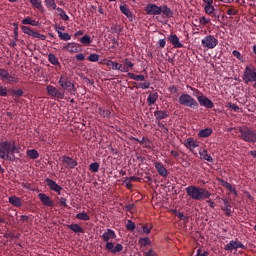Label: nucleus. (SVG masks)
Returning <instances> with one entry per match:
<instances>
[{
    "mask_svg": "<svg viewBox=\"0 0 256 256\" xmlns=\"http://www.w3.org/2000/svg\"><path fill=\"white\" fill-rule=\"evenodd\" d=\"M168 40L170 41V43H172L175 49H181L183 47V43H180L177 34H171L170 36H168Z\"/></svg>",
    "mask_w": 256,
    "mask_h": 256,
    "instance_id": "17",
    "label": "nucleus"
},
{
    "mask_svg": "<svg viewBox=\"0 0 256 256\" xmlns=\"http://www.w3.org/2000/svg\"><path fill=\"white\" fill-rule=\"evenodd\" d=\"M31 37H34L35 39H41L42 41H45V39H46L45 35L35 32V31L32 32Z\"/></svg>",
    "mask_w": 256,
    "mask_h": 256,
    "instance_id": "50",
    "label": "nucleus"
},
{
    "mask_svg": "<svg viewBox=\"0 0 256 256\" xmlns=\"http://www.w3.org/2000/svg\"><path fill=\"white\" fill-rule=\"evenodd\" d=\"M199 23H200V25L205 27V25H208V23H211V18L202 16V17L199 18Z\"/></svg>",
    "mask_w": 256,
    "mask_h": 256,
    "instance_id": "43",
    "label": "nucleus"
},
{
    "mask_svg": "<svg viewBox=\"0 0 256 256\" xmlns=\"http://www.w3.org/2000/svg\"><path fill=\"white\" fill-rule=\"evenodd\" d=\"M196 256H209V253L207 251L202 252L201 249H198Z\"/></svg>",
    "mask_w": 256,
    "mask_h": 256,
    "instance_id": "63",
    "label": "nucleus"
},
{
    "mask_svg": "<svg viewBox=\"0 0 256 256\" xmlns=\"http://www.w3.org/2000/svg\"><path fill=\"white\" fill-rule=\"evenodd\" d=\"M200 159L203 161H208V163H213V157L209 155L206 149L199 151Z\"/></svg>",
    "mask_w": 256,
    "mask_h": 256,
    "instance_id": "25",
    "label": "nucleus"
},
{
    "mask_svg": "<svg viewBox=\"0 0 256 256\" xmlns=\"http://www.w3.org/2000/svg\"><path fill=\"white\" fill-rule=\"evenodd\" d=\"M99 115H102V117H110L111 111L105 108H99Z\"/></svg>",
    "mask_w": 256,
    "mask_h": 256,
    "instance_id": "46",
    "label": "nucleus"
},
{
    "mask_svg": "<svg viewBox=\"0 0 256 256\" xmlns=\"http://www.w3.org/2000/svg\"><path fill=\"white\" fill-rule=\"evenodd\" d=\"M58 37L62 41H71V35L69 33L59 32Z\"/></svg>",
    "mask_w": 256,
    "mask_h": 256,
    "instance_id": "40",
    "label": "nucleus"
},
{
    "mask_svg": "<svg viewBox=\"0 0 256 256\" xmlns=\"http://www.w3.org/2000/svg\"><path fill=\"white\" fill-rule=\"evenodd\" d=\"M102 65H107L108 69H112V71H126L123 68V64L115 62L113 60L104 59Z\"/></svg>",
    "mask_w": 256,
    "mask_h": 256,
    "instance_id": "9",
    "label": "nucleus"
},
{
    "mask_svg": "<svg viewBox=\"0 0 256 256\" xmlns=\"http://www.w3.org/2000/svg\"><path fill=\"white\" fill-rule=\"evenodd\" d=\"M128 77H130V79H133L134 81H145V76L144 75H135L131 72H128Z\"/></svg>",
    "mask_w": 256,
    "mask_h": 256,
    "instance_id": "38",
    "label": "nucleus"
},
{
    "mask_svg": "<svg viewBox=\"0 0 256 256\" xmlns=\"http://www.w3.org/2000/svg\"><path fill=\"white\" fill-rule=\"evenodd\" d=\"M90 171H92V173H97L99 171V163L97 162H93L90 164L89 166Z\"/></svg>",
    "mask_w": 256,
    "mask_h": 256,
    "instance_id": "47",
    "label": "nucleus"
},
{
    "mask_svg": "<svg viewBox=\"0 0 256 256\" xmlns=\"http://www.w3.org/2000/svg\"><path fill=\"white\" fill-rule=\"evenodd\" d=\"M241 139L246 143H256V131L247 127L241 126L238 128Z\"/></svg>",
    "mask_w": 256,
    "mask_h": 256,
    "instance_id": "4",
    "label": "nucleus"
},
{
    "mask_svg": "<svg viewBox=\"0 0 256 256\" xmlns=\"http://www.w3.org/2000/svg\"><path fill=\"white\" fill-rule=\"evenodd\" d=\"M45 183L47 187H49L50 191H54L58 195H61V191H63V187L59 186L55 180H52L50 178L45 179Z\"/></svg>",
    "mask_w": 256,
    "mask_h": 256,
    "instance_id": "10",
    "label": "nucleus"
},
{
    "mask_svg": "<svg viewBox=\"0 0 256 256\" xmlns=\"http://www.w3.org/2000/svg\"><path fill=\"white\" fill-rule=\"evenodd\" d=\"M188 89H190L191 91H193V95L194 97H201V92L191 86H187Z\"/></svg>",
    "mask_w": 256,
    "mask_h": 256,
    "instance_id": "55",
    "label": "nucleus"
},
{
    "mask_svg": "<svg viewBox=\"0 0 256 256\" xmlns=\"http://www.w3.org/2000/svg\"><path fill=\"white\" fill-rule=\"evenodd\" d=\"M48 61H49V63H51L52 65H59V59H57V57L54 56V54H49V55H48Z\"/></svg>",
    "mask_w": 256,
    "mask_h": 256,
    "instance_id": "41",
    "label": "nucleus"
},
{
    "mask_svg": "<svg viewBox=\"0 0 256 256\" xmlns=\"http://www.w3.org/2000/svg\"><path fill=\"white\" fill-rule=\"evenodd\" d=\"M120 251H123V245L117 244V245L114 247V250H112V253H120Z\"/></svg>",
    "mask_w": 256,
    "mask_h": 256,
    "instance_id": "57",
    "label": "nucleus"
},
{
    "mask_svg": "<svg viewBox=\"0 0 256 256\" xmlns=\"http://www.w3.org/2000/svg\"><path fill=\"white\" fill-rule=\"evenodd\" d=\"M9 203H11V205H13V207H21V205H22L21 198H19L17 196L9 197Z\"/></svg>",
    "mask_w": 256,
    "mask_h": 256,
    "instance_id": "34",
    "label": "nucleus"
},
{
    "mask_svg": "<svg viewBox=\"0 0 256 256\" xmlns=\"http://www.w3.org/2000/svg\"><path fill=\"white\" fill-rule=\"evenodd\" d=\"M38 197H39L41 203H43V205H45L46 207H53V200L51 198H49V196H47V194L40 193V194H38Z\"/></svg>",
    "mask_w": 256,
    "mask_h": 256,
    "instance_id": "18",
    "label": "nucleus"
},
{
    "mask_svg": "<svg viewBox=\"0 0 256 256\" xmlns=\"http://www.w3.org/2000/svg\"><path fill=\"white\" fill-rule=\"evenodd\" d=\"M201 45L204 49H215V47L219 45V39L214 35L209 34L201 40Z\"/></svg>",
    "mask_w": 256,
    "mask_h": 256,
    "instance_id": "6",
    "label": "nucleus"
},
{
    "mask_svg": "<svg viewBox=\"0 0 256 256\" xmlns=\"http://www.w3.org/2000/svg\"><path fill=\"white\" fill-rule=\"evenodd\" d=\"M101 239L104 242H109L111 239H117V234L113 231V229H106L101 235Z\"/></svg>",
    "mask_w": 256,
    "mask_h": 256,
    "instance_id": "15",
    "label": "nucleus"
},
{
    "mask_svg": "<svg viewBox=\"0 0 256 256\" xmlns=\"http://www.w3.org/2000/svg\"><path fill=\"white\" fill-rule=\"evenodd\" d=\"M126 228L128 231H135V223H133L131 220H128Z\"/></svg>",
    "mask_w": 256,
    "mask_h": 256,
    "instance_id": "52",
    "label": "nucleus"
},
{
    "mask_svg": "<svg viewBox=\"0 0 256 256\" xmlns=\"http://www.w3.org/2000/svg\"><path fill=\"white\" fill-rule=\"evenodd\" d=\"M242 81L246 84L254 83V87H256V67L254 65L250 64L245 67Z\"/></svg>",
    "mask_w": 256,
    "mask_h": 256,
    "instance_id": "3",
    "label": "nucleus"
},
{
    "mask_svg": "<svg viewBox=\"0 0 256 256\" xmlns=\"http://www.w3.org/2000/svg\"><path fill=\"white\" fill-rule=\"evenodd\" d=\"M22 31L25 33V35H29L30 37L33 35V29H31L29 26H22Z\"/></svg>",
    "mask_w": 256,
    "mask_h": 256,
    "instance_id": "49",
    "label": "nucleus"
},
{
    "mask_svg": "<svg viewBox=\"0 0 256 256\" xmlns=\"http://www.w3.org/2000/svg\"><path fill=\"white\" fill-rule=\"evenodd\" d=\"M123 183L127 187V189H133V184L131 183L128 177L124 178Z\"/></svg>",
    "mask_w": 256,
    "mask_h": 256,
    "instance_id": "53",
    "label": "nucleus"
},
{
    "mask_svg": "<svg viewBox=\"0 0 256 256\" xmlns=\"http://www.w3.org/2000/svg\"><path fill=\"white\" fill-rule=\"evenodd\" d=\"M158 99H159V94L157 92L150 93L147 98V103L149 105H155V103H157Z\"/></svg>",
    "mask_w": 256,
    "mask_h": 256,
    "instance_id": "30",
    "label": "nucleus"
},
{
    "mask_svg": "<svg viewBox=\"0 0 256 256\" xmlns=\"http://www.w3.org/2000/svg\"><path fill=\"white\" fill-rule=\"evenodd\" d=\"M135 67V64L129 60V58L124 59V64H122V69H125V71H120L121 73H129V69H133Z\"/></svg>",
    "mask_w": 256,
    "mask_h": 256,
    "instance_id": "23",
    "label": "nucleus"
},
{
    "mask_svg": "<svg viewBox=\"0 0 256 256\" xmlns=\"http://www.w3.org/2000/svg\"><path fill=\"white\" fill-rule=\"evenodd\" d=\"M185 191L188 197L195 201H204V199H209V197H211V192H209V190L197 186H188L185 188Z\"/></svg>",
    "mask_w": 256,
    "mask_h": 256,
    "instance_id": "2",
    "label": "nucleus"
},
{
    "mask_svg": "<svg viewBox=\"0 0 256 256\" xmlns=\"http://www.w3.org/2000/svg\"><path fill=\"white\" fill-rule=\"evenodd\" d=\"M163 13L165 17H173V12H171V8L167 5L160 6V15Z\"/></svg>",
    "mask_w": 256,
    "mask_h": 256,
    "instance_id": "32",
    "label": "nucleus"
},
{
    "mask_svg": "<svg viewBox=\"0 0 256 256\" xmlns=\"http://www.w3.org/2000/svg\"><path fill=\"white\" fill-rule=\"evenodd\" d=\"M29 1L32 7H35V9H41V7H43L41 0H29Z\"/></svg>",
    "mask_w": 256,
    "mask_h": 256,
    "instance_id": "42",
    "label": "nucleus"
},
{
    "mask_svg": "<svg viewBox=\"0 0 256 256\" xmlns=\"http://www.w3.org/2000/svg\"><path fill=\"white\" fill-rule=\"evenodd\" d=\"M232 55H234V57H237L239 61L243 60V55H241V52L237 50L232 51Z\"/></svg>",
    "mask_w": 256,
    "mask_h": 256,
    "instance_id": "58",
    "label": "nucleus"
},
{
    "mask_svg": "<svg viewBox=\"0 0 256 256\" xmlns=\"http://www.w3.org/2000/svg\"><path fill=\"white\" fill-rule=\"evenodd\" d=\"M203 7L206 15H210L211 17H214V19H219L220 15L217 13L213 4L203 5Z\"/></svg>",
    "mask_w": 256,
    "mask_h": 256,
    "instance_id": "16",
    "label": "nucleus"
},
{
    "mask_svg": "<svg viewBox=\"0 0 256 256\" xmlns=\"http://www.w3.org/2000/svg\"><path fill=\"white\" fill-rule=\"evenodd\" d=\"M139 243L142 247H147V245H151V240L148 237L140 238Z\"/></svg>",
    "mask_w": 256,
    "mask_h": 256,
    "instance_id": "45",
    "label": "nucleus"
},
{
    "mask_svg": "<svg viewBox=\"0 0 256 256\" xmlns=\"http://www.w3.org/2000/svg\"><path fill=\"white\" fill-rule=\"evenodd\" d=\"M145 12L147 15H161V6L157 4H147L145 7Z\"/></svg>",
    "mask_w": 256,
    "mask_h": 256,
    "instance_id": "12",
    "label": "nucleus"
},
{
    "mask_svg": "<svg viewBox=\"0 0 256 256\" xmlns=\"http://www.w3.org/2000/svg\"><path fill=\"white\" fill-rule=\"evenodd\" d=\"M224 249L225 251H237V249H245V245L239 241L231 240Z\"/></svg>",
    "mask_w": 256,
    "mask_h": 256,
    "instance_id": "11",
    "label": "nucleus"
},
{
    "mask_svg": "<svg viewBox=\"0 0 256 256\" xmlns=\"http://www.w3.org/2000/svg\"><path fill=\"white\" fill-rule=\"evenodd\" d=\"M58 83L63 91H69V93H75L77 91L75 84L69 78L65 77V75L60 76Z\"/></svg>",
    "mask_w": 256,
    "mask_h": 256,
    "instance_id": "7",
    "label": "nucleus"
},
{
    "mask_svg": "<svg viewBox=\"0 0 256 256\" xmlns=\"http://www.w3.org/2000/svg\"><path fill=\"white\" fill-rule=\"evenodd\" d=\"M213 134V129L211 128H205L199 131L198 136L202 139H205L207 137H210V135Z\"/></svg>",
    "mask_w": 256,
    "mask_h": 256,
    "instance_id": "29",
    "label": "nucleus"
},
{
    "mask_svg": "<svg viewBox=\"0 0 256 256\" xmlns=\"http://www.w3.org/2000/svg\"><path fill=\"white\" fill-rule=\"evenodd\" d=\"M22 25H32V27H37L39 25V21L31 19V17H26L22 20Z\"/></svg>",
    "mask_w": 256,
    "mask_h": 256,
    "instance_id": "33",
    "label": "nucleus"
},
{
    "mask_svg": "<svg viewBox=\"0 0 256 256\" xmlns=\"http://www.w3.org/2000/svg\"><path fill=\"white\" fill-rule=\"evenodd\" d=\"M220 183L223 187H225L226 189H228V191H230L231 193H233V195H235V197H237V190L235 189V187H233V185H231V183L225 181V180H220Z\"/></svg>",
    "mask_w": 256,
    "mask_h": 256,
    "instance_id": "26",
    "label": "nucleus"
},
{
    "mask_svg": "<svg viewBox=\"0 0 256 256\" xmlns=\"http://www.w3.org/2000/svg\"><path fill=\"white\" fill-rule=\"evenodd\" d=\"M222 201L224 203V207H222V210L227 217L231 216V203H229L228 199H222Z\"/></svg>",
    "mask_w": 256,
    "mask_h": 256,
    "instance_id": "27",
    "label": "nucleus"
},
{
    "mask_svg": "<svg viewBox=\"0 0 256 256\" xmlns=\"http://www.w3.org/2000/svg\"><path fill=\"white\" fill-rule=\"evenodd\" d=\"M0 97H7V88L0 86Z\"/></svg>",
    "mask_w": 256,
    "mask_h": 256,
    "instance_id": "59",
    "label": "nucleus"
},
{
    "mask_svg": "<svg viewBox=\"0 0 256 256\" xmlns=\"http://www.w3.org/2000/svg\"><path fill=\"white\" fill-rule=\"evenodd\" d=\"M63 163H66L67 167H69V169H75V167H77V161H75V159L69 157V156H63L62 159Z\"/></svg>",
    "mask_w": 256,
    "mask_h": 256,
    "instance_id": "19",
    "label": "nucleus"
},
{
    "mask_svg": "<svg viewBox=\"0 0 256 256\" xmlns=\"http://www.w3.org/2000/svg\"><path fill=\"white\" fill-rule=\"evenodd\" d=\"M20 151L21 146H19V144H17L13 140L0 142V159L9 161L11 159V155H15V153H20Z\"/></svg>",
    "mask_w": 256,
    "mask_h": 256,
    "instance_id": "1",
    "label": "nucleus"
},
{
    "mask_svg": "<svg viewBox=\"0 0 256 256\" xmlns=\"http://www.w3.org/2000/svg\"><path fill=\"white\" fill-rule=\"evenodd\" d=\"M105 249L107 250V251H110L111 253H113V250H114V245H113V243L112 242H106V245H105Z\"/></svg>",
    "mask_w": 256,
    "mask_h": 256,
    "instance_id": "56",
    "label": "nucleus"
},
{
    "mask_svg": "<svg viewBox=\"0 0 256 256\" xmlns=\"http://www.w3.org/2000/svg\"><path fill=\"white\" fill-rule=\"evenodd\" d=\"M63 49H66L70 53H79V47L75 43H68Z\"/></svg>",
    "mask_w": 256,
    "mask_h": 256,
    "instance_id": "31",
    "label": "nucleus"
},
{
    "mask_svg": "<svg viewBox=\"0 0 256 256\" xmlns=\"http://www.w3.org/2000/svg\"><path fill=\"white\" fill-rule=\"evenodd\" d=\"M179 103H180V105H183L184 107H190V109H195V108L199 107V103H197V100H195V98H193L189 94H182L179 97Z\"/></svg>",
    "mask_w": 256,
    "mask_h": 256,
    "instance_id": "5",
    "label": "nucleus"
},
{
    "mask_svg": "<svg viewBox=\"0 0 256 256\" xmlns=\"http://www.w3.org/2000/svg\"><path fill=\"white\" fill-rule=\"evenodd\" d=\"M76 219H79L80 221H89L91 217H89V214L86 212H81L76 214Z\"/></svg>",
    "mask_w": 256,
    "mask_h": 256,
    "instance_id": "37",
    "label": "nucleus"
},
{
    "mask_svg": "<svg viewBox=\"0 0 256 256\" xmlns=\"http://www.w3.org/2000/svg\"><path fill=\"white\" fill-rule=\"evenodd\" d=\"M12 93H14L16 97H23V90L21 89L13 90Z\"/></svg>",
    "mask_w": 256,
    "mask_h": 256,
    "instance_id": "61",
    "label": "nucleus"
},
{
    "mask_svg": "<svg viewBox=\"0 0 256 256\" xmlns=\"http://www.w3.org/2000/svg\"><path fill=\"white\" fill-rule=\"evenodd\" d=\"M44 3L48 9H57V4L55 3V0H44Z\"/></svg>",
    "mask_w": 256,
    "mask_h": 256,
    "instance_id": "39",
    "label": "nucleus"
},
{
    "mask_svg": "<svg viewBox=\"0 0 256 256\" xmlns=\"http://www.w3.org/2000/svg\"><path fill=\"white\" fill-rule=\"evenodd\" d=\"M68 229H70V231H73V233H83L84 230L81 226H79V224H70L68 225Z\"/></svg>",
    "mask_w": 256,
    "mask_h": 256,
    "instance_id": "35",
    "label": "nucleus"
},
{
    "mask_svg": "<svg viewBox=\"0 0 256 256\" xmlns=\"http://www.w3.org/2000/svg\"><path fill=\"white\" fill-rule=\"evenodd\" d=\"M46 91L50 97H54L56 99H65V90L62 88H57L53 85H47Z\"/></svg>",
    "mask_w": 256,
    "mask_h": 256,
    "instance_id": "8",
    "label": "nucleus"
},
{
    "mask_svg": "<svg viewBox=\"0 0 256 256\" xmlns=\"http://www.w3.org/2000/svg\"><path fill=\"white\" fill-rule=\"evenodd\" d=\"M81 43L83 45H91V36L89 35H84L81 39H80Z\"/></svg>",
    "mask_w": 256,
    "mask_h": 256,
    "instance_id": "44",
    "label": "nucleus"
},
{
    "mask_svg": "<svg viewBox=\"0 0 256 256\" xmlns=\"http://www.w3.org/2000/svg\"><path fill=\"white\" fill-rule=\"evenodd\" d=\"M154 165L156 171L159 173V175H161V177H167V168L163 166V164L155 162Z\"/></svg>",
    "mask_w": 256,
    "mask_h": 256,
    "instance_id": "20",
    "label": "nucleus"
},
{
    "mask_svg": "<svg viewBox=\"0 0 256 256\" xmlns=\"http://www.w3.org/2000/svg\"><path fill=\"white\" fill-rule=\"evenodd\" d=\"M184 145L190 151H193V149H196V147H199V143H197L196 140H194L193 138H188L185 141Z\"/></svg>",
    "mask_w": 256,
    "mask_h": 256,
    "instance_id": "21",
    "label": "nucleus"
},
{
    "mask_svg": "<svg viewBox=\"0 0 256 256\" xmlns=\"http://www.w3.org/2000/svg\"><path fill=\"white\" fill-rule=\"evenodd\" d=\"M88 61H90L91 63H97V61H99V54H90L88 56Z\"/></svg>",
    "mask_w": 256,
    "mask_h": 256,
    "instance_id": "48",
    "label": "nucleus"
},
{
    "mask_svg": "<svg viewBox=\"0 0 256 256\" xmlns=\"http://www.w3.org/2000/svg\"><path fill=\"white\" fill-rule=\"evenodd\" d=\"M197 101L200 103L201 107H206V109H213L214 107L213 101L207 98V96H203V94L197 97Z\"/></svg>",
    "mask_w": 256,
    "mask_h": 256,
    "instance_id": "13",
    "label": "nucleus"
},
{
    "mask_svg": "<svg viewBox=\"0 0 256 256\" xmlns=\"http://www.w3.org/2000/svg\"><path fill=\"white\" fill-rule=\"evenodd\" d=\"M59 17H61V19H63V21H69V16L65 12V10L62 11L61 13H59Z\"/></svg>",
    "mask_w": 256,
    "mask_h": 256,
    "instance_id": "60",
    "label": "nucleus"
},
{
    "mask_svg": "<svg viewBox=\"0 0 256 256\" xmlns=\"http://www.w3.org/2000/svg\"><path fill=\"white\" fill-rule=\"evenodd\" d=\"M237 13H239V11L235 8H230L227 10V15H229L230 17L237 15Z\"/></svg>",
    "mask_w": 256,
    "mask_h": 256,
    "instance_id": "54",
    "label": "nucleus"
},
{
    "mask_svg": "<svg viewBox=\"0 0 256 256\" xmlns=\"http://www.w3.org/2000/svg\"><path fill=\"white\" fill-rule=\"evenodd\" d=\"M229 109H232L233 111H239V106L233 103H228Z\"/></svg>",
    "mask_w": 256,
    "mask_h": 256,
    "instance_id": "64",
    "label": "nucleus"
},
{
    "mask_svg": "<svg viewBox=\"0 0 256 256\" xmlns=\"http://www.w3.org/2000/svg\"><path fill=\"white\" fill-rule=\"evenodd\" d=\"M149 87H151V83L147 81L138 84V89H149Z\"/></svg>",
    "mask_w": 256,
    "mask_h": 256,
    "instance_id": "51",
    "label": "nucleus"
},
{
    "mask_svg": "<svg viewBox=\"0 0 256 256\" xmlns=\"http://www.w3.org/2000/svg\"><path fill=\"white\" fill-rule=\"evenodd\" d=\"M120 11L123 15H126L129 21H133V12L127 7V5L120 6Z\"/></svg>",
    "mask_w": 256,
    "mask_h": 256,
    "instance_id": "24",
    "label": "nucleus"
},
{
    "mask_svg": "<svg viewBox=\"0 0 256 256\" xmlns=\"http://www.w3.org/2000/svg\"><path fill=\"white\" fill-rule=\"evenodd\" d=\"M0 77L6 79V81H9L10 83H19V78L15 75H10L9 71L5 69H0Z\"/></svg>",
    "mask_w": 256,
    "mask_h": 256,
    "instance_id": "14",
    "label": "nucleus"
},
{
    "mask_svg": "<svg viewBox=\"0 0 256 256\" xmlns=\"http://www.w3.org/2000/svg\"><path fill=\"white\" fill-rule=\"evenodd\" d=\"M154 117L158 121H162V119H167V117H169V112H167V110H157L154 112Z\"/></svg>",
    "mask_w": 256,
    "mask_h": 256,
    "instance_id": "22",
    "label": "nucleus"
},
{
    "mask_svg": "<svg viewBox=\"0 0 256 256\" xmlns=\"http://www.w3.org/2000/svg\"><path fill=\"white\" fill-rule=\"evenodd\" d=\"M14 39L10 42V47H17V41H19V27L17 24H14Z\"/></svg>",
    "mask_w": 256,
    "mask_h": 256,
    "instance_id": "28",
    "label": "nucleus"
},
{
    "mask_svg": "<svg viewBox=\"0 0 256 256\" xmlns=\"http://www.w3.org/2000/svg\"><path fill=\"white\" fill-rule=\"evenodd\" d=\"M144 256H157V253L153 249H149L147 252H144Z\"/></svg>",
    "mask_w": 256,
    "mask_h": 256,
    "instance_id": "62",
    "label": "nucleus"
},
{
    "mask_svg": "<svg viewBox=\"0 0 256 256\" xmlns=\"http://www.w3.org/2000/svg\"><path fill=\"white\" fill-rule=\"evenodd\" d=\"M26 155L29 159H37L39 157V152L35 149H31L26 151Z\"/></svg>",
    "mask_w": 256,
    "mask_h": 256,
    "instance_id": "36",
    "label": "nucleus"
}]
</instances>
